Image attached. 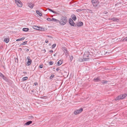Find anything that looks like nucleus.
<instances>
[{
  "label": "nucleus",
  "instance_id": "45",
  "mask_svg": "<svg viewBox=\"0 0 127 127\" xmlns=\"http://www.w3.org/2000/svg\"><path fill=\"white\" fill-rule=\"evenodd\" d=\"M48 9L49 11H51L52 12V11L53 10H52V9Z\"/></svg>",
  "mask_w": 127,
  "mask_h": 127
},
{
  "label": "nucleus",
  "instance_id": "1",
  "mask_svg": "<svg viewBox=\"0 0 127 127\" xmlns=\"http://www.w3.org/2000/svg\"><path fill=\"white\" fill-rule=\"evenodd\" d=\"M90 55H92L88 51L86 52L83 55V59L79 58L78 59V61L80 62L88 61L89 60V59L86 58V57H88Z\"/></svg>",
  "mask_w": 127,
  "mask_h": 127
},
{
  "label": "nucleus",
  "instance_id": "10",
  "mask_svg": "<svg viewBox=\"0 0 127 127\" xmlns=\"http://www.w3.org/2000/svg\"><path fill=\"white\" fill-rule=\"evenodd\" d=\"M71 17L75 21L76 19V17L75 15L73 14L71 15Z\"/></svg>",
  "mask_w": 127,
  "mask_h": 127
},
{
  "label": "nucleus",
  "instance_id": "37",
  "mask_svg": "<svg viewBox=\"0 0 127 127\" xmlns=\"http://www.w3.org/2000/svg\"><path fill=\"white\" fill-rule=\"evenodd\" d=\"M119 96H117V97L116 98L115 100H119Z\"/></svg>",
  "mask_w": 127,
  "mask_h": 127
},
{
  "label": "nucleus",
  "instance_id": "31",
  "mask_svg": "<svg viewBox=\"0 0 127 127\" xmlns=\"http://www.w3.org/2000/svg\"><path fill=\"white\" fill-rule=\"evenodd\" d=\"M43 64H41L39 65V67L40 68H42L43 67Z\"/></svg>",
  "mask_w": 127,
  "mask_h": 127
},
{
  "label": "nucleus",
  "instance_id": "24",
  "mask_svg": "<svg viewBox=\"0 0 127 127\" xmlns=\"http://www.w3.org/2000/svg\"><path fill=\"white\" fill-rule=\"evenodd\" d=\"M27 41H24V42H23V43H22L21 44V45H24L26 44H27Z\"/></svg>",
  "mask_w": 127,
  "mask_h": 127
},
{
  "label": "nucleus",
  "instance_id": "15",
  "mask_svg": "<svg viewBox=\"0 0 127 127\" xmlns=\"http://www.w3.org/2000/svg\"><path fill=\"white\" fill-rule=\"evenodd\" d=\"M0 76L2 78L4 79H5V77L4 75L1 73L0 72Z\"/></svg>",
  "mask_w": 127,
  "mask_h": 127
},
{
  "label": "nucleus",
  "instance_id": "18",
  "mask_svg": "<svg viewBox=\"0 0 127 127\" xmlns=\"http://www.w3.org/2000/svg\"><path fill=\"white\" fill-rule=\"evenodd\" d=\"M25 39V37H22L21 38L18 39H17L16 40V41H21L23 40L24 39Z\"/></svg>",
  "mask_w": 127,
  "mask_h": 127
},
{
  "label": "nucleus",
  "instance_id": "6",
  "mask_svg": "<svg viewBox=\"0 0 127 127\" xmlns=\"http://www.w3.org/2000/svg\"><path fill=\"white\" fill-rule=\"evenodd\" d=\"M69 22L70 25L74 27L76 26V24H75L71 19H70L69 20Z\"/></svg>",
  "mask_w": 127,
  "mask_h": 127
},
{
  "label": "nucleus",
  "instance_id": "51",
  "mask_svg": "<svg viewBox=\"0 0 127 127\" xmlns=\"http://www.w3.org/2000/svg\"><path fill=\"white\" fill-rule=\"evenodd\" d=\"M26 72H24L23 73H24L25 74V73H26Z\"/></svg>",
  "mask_w": 127,
  "mask_h": 127
},
{
  "label": "nucleus",
  "instance_id": "9",
  "mask_svg": "<svg viewBox=\"0 0 127 127\" xmlns=\"http://www.w3.org/2000/svg\"><path fill=\"white\" fill-rule=\"evenodd\" d=\"M83 25V23L82 22H80L77 23L76 24V25L78 27H81Z\"/></svg>",
  "mask_w": 127,
  "mask_h": 127
},
{
  "label": "nucleus",
  "instance_id": "46",
  "mask_svg": "<svg viewBox=\"0 0 127 127\" xmlns=\"http://www.w3.org/2000/svg\"><path fill=\"white\" fill-rule=\"evenodd\" d=\"M19 49V50L21 51H22V49L21 48H20Z\"/></svg>",
  "mask_w": 127,
  "mask_h": 127
},
{
  "label": "nucleus",
  "instance_id": "2",
  "mask_svg": "<svg viewBox=\"0 0 127 127\" xmlns=\"http://www.w3.org/2000/svg\"><path fill=\"white\" fill-rule=\"evenodd\" d=\"M67 18L66 17L63 16L61 18L60 21H59L60 25H65L67 22Z\"/></svg>",
  "mask_w": 127,
  "mask_h": 127
},
{
  "label": "nucleus",
  "instance_id": "5",
  "mask_svg": "<svg viewBox=\"0 0 127 127\" xmlns=\"http://www.w3.org/2000/svg\"><path fill=\"white\" fill-rule=\"evenodd\" d=\"M30 57L29 56H28L27 58V60H28V61L27 62L26 65L27 66L30 65L32 62V60L30 59Z\"/></svg>",
  "mask_w": 127,
  "mask_h": 127
},
{
  "label": "nucleus",
  "instance_id": "30",
  "mask_svg": "<svg viewBox=\"0 0 127 127\" xmlns=\"http://www.w3.org/2000/svg\"><path fill=\"white\" fill-rule=\"evenodd\" d=\"M56 44H53L52 46V47L53 48H54L56 46Z\"/></svg>",
  "mask_w": 127,
  "mask_h": 127
},
{
  "label": "nucleus",
  "instance_id": "47",
  "mask_svg": "<svg viewBox=\"0 0 127 127\" xmlns=\"http://www.w3.org/2000/svg\"><path fill=\"white\" fill-rule=\"evenodd\" d=\"M53 52V50H51L49 51V52L50 53H52Z\"/></svg>",
  "mask_w": 127,
  "mask_h": 127
},
{
  "label": "nucleus",
  "instance_id": "17",
  "mask_svg": "<svg viewBox=\"0 0 127 127\" xmlns=\"http://www.w3.org/2000/svg\"><path fill=\"white\" fill-rule=\"evenodd\" d=\"M51 21H55V22H59V21L55 19L54 18H52V19H51Z\"/></svg>",
  "mask_w": 127,
  "mask_h": 127
},
{
  "label": "nucleus",
  "instance_id": "40",
  "mask_svg": "<svg viewBox=\"0 0 127 127\" xmlns=\"http://www.w3.org/2000/svg\"><path fill=\"white\" fill-rule=\"evenodd\" d=\"M60 70V69L59 68H57L56 69V70L57 71H58Z\"/></svg>",
  "mask_w": 127,
  "mask_h": 127
},
{
  "label": "nucleus",
  "instance_id": "36",
  "mask_svg": "<svg viewBox=\"0 0 127 127\" xmlns=\"http://www.w3.org/2000/svg\"><path fill=\"white\" fill-rule=\"evenodd\" d=\"M64 52L67 53V50L65 48L64 49Z\"/></svg>",
  "mask_w": 127,
  "mask_h": 127
},
{
  "label": "nucleus",
  "instance_id": "38",
  "mask_svg": "<svg viewBox=\"0 0 127 127\" xmlns=\"http://www.w3.org/2000/svg\"><path fill=\"white\" fill-rule=\"evenodd\" d=\"M52 12L55 14H56V12L54 11L53 10H52Z\"/></svg>",
  "mask_w": 127,
  "mask_h": 127
},
{
  "label": "nucleus",
  "instance_id": "44",
  "mask_svg": "<svg viewBox=\"0 0 127 127\" xmlns=\"http://www.w3.org/2000/svg\"><path fill=\"white\" fill-rule=\"evenodd\" d=\"M45 42L46 43H47L48 42V40H46L45 41Z\"/></svg>",
  "mask_w": 127,
  "mask_h": 127
},
{
  "label": "nucleus",
  "instance_id": "13",
  "mask_svg": "<svg viewBox=\"0 0 127 127\" xmlns=\"http://www.w3.org/2000/svg\"><path fill=\"white\" fill-rule=\"evenodd\" d=\"M62 63V60H60L57 63V65H61Z\"/></svg>",
  "mask_w": 127,
  "mask_h": 127
},
{
  "label": "nucleus",
  "instance_id": "34",
  "mask_svg": "<svg viewBox=\"0 0 127 127\" xmlns=\"http://www.w3.org/2000/svg\"><path fill=\"white\" fill-rule=\"evenodd\" d=\"M49 63L50 65H52L53 64V62L52 61H50L49 62Z\"/></svg>",
  "mask_w": 127,
  "mask_h": 127
},
{
  "label": "nucleus",
  "instance_id": "42",
  "mask_svg": "<svg viewBox=\"0 0 127 127\" xmlns=\"http://www.w3.org/2000/svg\"><path fill=\"white\" fill-rule=\"evenodd\" d=\"M34 84L35 86H36L38 85V84L37 83H34Z\"/></svg>",
  "mask_w": 127,
  "mask_h": 127
},
{
  "label": "nucleus",
  "instance_id": "4",
  "mask_svg": "<svg viewBox=\"0 0 127 127\" xmlns=\"http://www.w3.org/2000/svg\"><path fill=\"white\" fill-rule=\"evenodd\" d=\"M15 2L18 6L20 7H22V3L20 0H15Z\"/></svg>",
  "mask_w": 127,
  "mask_h": 127
},
{
  "label": "nucleus",
  "instance_id": "16",
  "mask_svg": "<svg viewBox=\"0 0 127 127\" xmlns=\"http://www.w3.org/2000/svg\"><path fill=\"white\" fill-rule=\"evenodd\" d=\"M29 29L28 28H24L22 30L24 32H27L29 30Z\"/></svg>",
  "mask_w": 127,
  "mask_h": 127
},
{
  "label": "nucleus",
  "instance_id": "49",
  "mask_svg": "<svg viewBox=\"0 0 127 127\" xmlns=\"http://www.w3.org/2000/svg\"><path fill=\"white\" fill-rule=\"evenodd\" d=\"M56 54H54V56H56Z\"/></svg>",
  "mask_w": 127,
  "mask_h": 127
},
{
  "label": "nucleus",
  "instance_id": "28",
  "mask_svg": "<svg viewBox=\"0 0 127 127\" xmlns=\"http://www.w3.org/2000/svg\"><path fill=\"white\" fill-rule=\"evenodd\" d=\"M107 81L105 80H102L101 81V82L103 84H106L107 83Z\"/></svg>",
  "mask_w": 127,
  "mask_h": 127
},
{
  "label": "nucleus",
  "instance_id": "39",
  "mask_svg": "<svg viewBox=\"0 0 127 127\" xmlns=\"http://www.w3.org/2000/svg\"><path fill=\"white\" fill-rule=\"evenodd\" d=\"M52 12L55 14H56V12L54 11L53 10H52Z\"/></svg>",
  "mask_w": 127,
  "mask_h": 127
},
{
  "label": "nucleus",
  "instance_id": "11",
  "mask_svg": "<svg viewBox=\"0 0 127 127\" xmlns=\"http://www.w3.org/2000/svg\"><path fill=\"white\" fill-rule=\"evenodd\" d=\"M36 12L37 14H38L40 16H42V14L41 12H40L39 10H37L36 11Z\"/></svg>",
  "mask_w": 127,
  "mask_h": 127
},
{
  "label": "nucleus",
  "instance_id": "35",
  "mask_svg": "<svg viewBox=\"0 0 127 127\" xmlns=\"http://www.w3.org/2000/svg\"><path fill=\"white\" fill-rule=\"evenodd\" d=\"M82 10V9H78L77 10V12H79L81 11Z\"/></svg>",
  "mask_w": 127,
  "mask_h": 127
},
{
  "label": "nucleus",
  "instance_id": "12",
  "mask_svg": "<svg viewBox=\"0 0 127 127\" xmlns=\"http://www.w3.org/2000/svg\"><path fill=\"white\" fill-rule=\"evenodd\" d=\"M33 28L34 29L37 30H39V29H40V28L39 27L36 26H33Z\"/></svg>",
  "mask_w": 127,
  "mask_h": 127
},
{
  "label": "nucleus",
  "instance_id": "3",
  "mask_svg": "<svg viewBox=\"0 0 127 127\" xmlns=\"http://www.w3.org/2000/svg\"><path fill=\"white\" fill-rule=\"evenodd\" d=\"M92 2L94 6L97 8L99 7V2L98 0H92Z\"/></svg>",
  "mask_w": 127,
  "mask_h": 127
},
{
  "label": "nucleus",
  "instance_id": "32",
  "mask_svg": "<svg viewBox=\"0 0 127 127\" xmlns=\"http://www.w3.org/2000/svg\"><path fill=\"white\" fill-rule=\"evenodd\" d=\"M123 41H127V37H126V38H124Z\"/></svg>",
  "mask_w": 127,
  "mask_h": 127
},
{
  "label": "nucleus",
  "instance_id": "41",
  "mask_svg": "<svg viewBox=\"0 0 127 127\" xmlns=\"http://www.w3.org/2000/svg\"><path fill=\"white\" fill-rule=\"evenodd\" d=\"M29 118H33V117L32 116H31L29 117Z\"/></svg>",
  "mask_w": 127,
  "mask_h": 127
},
{
  "label": "nucleus",
  "instance_id": "8",
  "mask_svg": "<svg viewBox=\"0 0 127 127\" xmlns=\"http://www.w3.org/2000/svg\"><path fill=\"white\" fill-rule=\"evenodd\" d=\"M28 6L31 9H32L34 5V4L32 3H28Z\"/></svg>",
  "mask_w": 127,
  "mask_h": 127
},
{
  "label": "nucleus",
  "instance_id": "23",
  "mask_svg": "<svg viewBox=\"0 0 127 127\" xmlns=\"http://www.w3.org/2000/svg\"><path fill=\"white\" fill-rule=\"evenodd\" d=\"M23 47H24V50L26 51L27 52H28L29 51V49L26 48L25 46H24Z\"/></svg>",
  "mask_w": 127,
  "mask_h": 127
},
{
  "label": "nucleus",
  "instance_id": "29",
  "mask_svg": "<svg viewBox=\"0 0 127 127\" xmlns=\"http://www.w3.org/2000/svg\"><path fill=\"white\" fill-rule=\"evenodd\" d=\"M83 110V108H81L79 109H77L75 111H82Z\"/></svg>",
  "mask_w": 127,
  "mask_h": 127
},
{
  "label": "nucleus",
  "instance_id": "43",
  "mask_svg": "<svg viewBox=\"0 0 127 127\" xmlns=\"http://www.w3.org/2000/svg\"><path fill=\"white\" fill-rule=\"evenodd\" d=\"M31 91L32 92V93H34V89H32Z\"/></svg>",
  "mask_w": 127,
  "mask_h": 127
},
{
  "label": "nucleus",
  "instance_id": "21",
  "mask_svg": "<svg viewBox=\"0 0 127 127\" xmlns=\"http://www.w3.org/2000/svg\"><path fill=\"white\" fill-rule=\"evenodd\" d=\"M111 20L114 21H117L118 20V19H117L115 17H113V18H112Z\"/></svg>",
  "mask_w": 127,
  "mask_h": 127
},
{
  "label": "nucleus",
  "instance_id": "19",
  "mask_svg": "<svg viewBox=\"0 0 127 127\" xmlns=\"http://www.w3.org/2000/svg\"><path fill=\"white\" fill-rule=\"evenodd\" d=\"M9 41V39L8 38H5L4 40V41L6 42V43H8Z\"/></svg>",
  "mask_w": 127,
  "mask_h": 127
},
{
  "label": "nucleus",
  "instance_id": "20",
  "mask_svg": "<svg viewBox=\"0 0 127 127\" xmlns=\"http://www.w3.org/2000/svg\"><path fill=\"white\" fill-rule=\"evenodd\" d=\"M94 80L95 82H98L99 81H100V80L99 78H96L94 79Z\"/></svg>",
  "mask_w": 127,
  "mask_h": 127
},
{
  "label": "nucleus",
  "instance_id": "33",
  "mask_svg": "<svg viewBox=\"0 0 127 127\" xmlns=\"http://www.w3.org/2000/svg\"><path fill=\"white\" fill-rule=\"evenodd\" d=\"M47 20L49 21H51V19L50 18H47Z\"/></svg>",
  "mask_w": 127,
  "mask_h": 127
},
{
  "label": "nucleus",
  "instance_id": "14",
  "mask_svg": "<svg viewBox=\"0 0 127 127\" xmlns=\"http://www.w3.org/2000/svg\"><path fill=\"white\" fill-rule=\"evenodd\" d=\"M32 123V121H28L26 123L25 125H30V124H31Z\"/></svg>",
  "mask_w": 127,
  "mask_h": 127
},
{
  "label": "nucleus",
  "instance_id": "26",
  "mask_svg": "<svg viewBox=\"0 0 127 127\" xmlns=\"http://www.w3.org/2000/svg\"><path fill=\"white\" fill-rule=\"evenodd\" d=\"M55 76V75L54 74H52L50 77V79H52Z\"/></svg>",
  "mask_w": 127,
  "mask_h": 127
},
{
  "label": "nucleus",
  "instance_id": "22",
  "mask_svg": "<svg viewBox=\"0 0 127 127\" xmlns=\"http://www.w3.org/2000/svg\"><path fill=\"white\" fill-rule=\"evenodd\" d=\"M81 112H74L73 113L75 115H77L80 113Z\"/></svg>",
  "mask_w": 127,
  "mask_h": 127
},
{
  "label": "nucleus",
  "instance_id": "50",
  "mask_svg": "<svg viewBox=\"0 0 127 127\" xmlns=\"http://www.w3.org/2000/svg\"><path fill=\"white\" fill-rule=\"evenodd\" d=\"M48 36V37H51V38L52 37H51V36Z\"/></svg>",
  "mask_w": 127,
  "mask_h": 127
},
{
  "label": "nucleus",
  "instance_id": "7",
  "mask_svg": "<svg viewBox=\"0 0 127 127\" xmlns=\"http://www.w3.org/2000/svg\"><path fill=\"white\" fill-rule=\"evenodd\" d=\"M127 96V94H125L120 95V99H123Z\"/></svg>",
  "mask_w": 127,
  "mask_h": 127
},
{
  "label": "nucleus",
  "instance_id": "27",
  "mask_svg": "<svg viewBox=\"0 0 127 127\" xmlns=\"http://www.w3.org/2000/svg\"><path fill=\"white\" fill-rule=\"evenodd\" d=\"M70 60L71 61L73 59V57L72 56H71L69 57Z\"/></svg>",
  "mask_w": 127,
  "mask_h": 127
},
{
  "label": "nucleus",
  "instance_id": "25",
  "mask_svg": "<svg viewBox=\"0 0 127 127\" xmlns=\"http://www.w3.org/2000/svg\"><path fill=\"white\" fill-rule=\"evenodd\" d=\"M28 79V77H24L23 78L22 80L23 81H25V80H26Z\"/></svg>",
  "mask_w": 127,
  "mask_h": 127
},
{
  "label": "nucleus",
  "instance_id": "48",
  "mask_svg": "<svg viewBox=\"0 0 127 127\" xmlns=\"http://www.w3.org/2000/svg\"><path fill=\"white\" fill-rule=\"evenodd\" d=\"M107 13V12H104V13L105 14H106Z\"/></svg>",
  "mask_w": 127,
  "mask_h": 127
}]
</instances>
